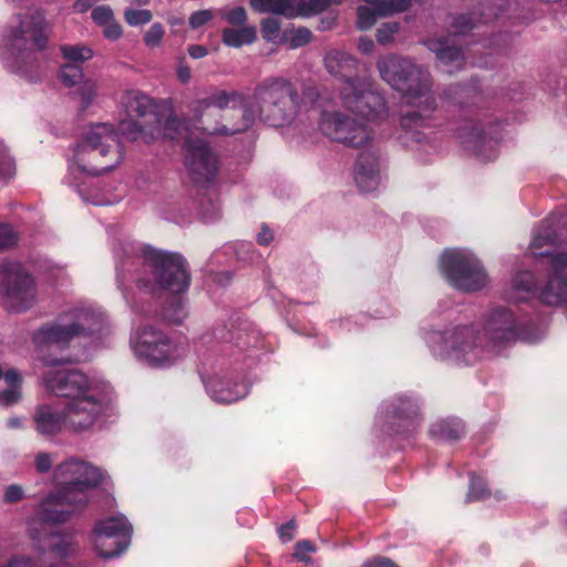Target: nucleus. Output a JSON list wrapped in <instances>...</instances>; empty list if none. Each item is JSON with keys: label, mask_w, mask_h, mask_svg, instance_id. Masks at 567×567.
Here are the masks:
<instances>
[{"label": "nucleus", "mask_w": 567, "mask_h": 567, "mask_svg": "<svg viewBox=\"0 0 567 567\" xmlns=\"http://www.w3.org/2000/svg\"><path fill=\"white\" fill-rule=\"evenodd\" d=\"M44 367L43 384L53 394L64 399L63 410L58 413L50 405H41L34 413L37 431L43 435L59 433L64 426L74 432L92 430L105 415L111 401V385L103 378L80 370L60 367L63 359L39 355Z\"/></svg>", "instance_id": "obj_1"}, {"label": "nucleus", "mask_w": 567, "mask_h": 567, "mask_svg": "<svg viewBox=\"0 0 567 567\" xmlns=\"http://www.w3.org/2000/svg\"><path fill=\"white\" fill-rule=\"evenodd\" d=\"M114 257L117 286L126 301L127 282H135L140 290L151 295L162 290L181 295L189 286L190 277L186 261L178 254L124 239L114 247Z\"/></svg>", "instance_id": "obj_2"}, {"label": "nucleus", "mask_w": 567, "mask_h": 567, "mask_svg": "<svg viewBox=\"0 0 567 567\" xmlns=\"http://www.w3.org/2000/svg\"><path fill=\"white\" fill-rule=\"evenodd\" d=\"M380 76L402 94L400 123L406 138L423 143L427 135L419 128L430 126L436 102L431 74L412 60L388 54L377 62Z\"/></svg>", "instance_id": "obj_3"}, {"label": "nucleus", "mask_w": 567, "mask_h": 567, "mask_svg": "<svg viewBox=\"0 0 567 567\" xmlns=\"http://www.w3.org/2000/svg\"><path fill=\"white\" fill-rule=\"evenodd\" d=\"M553 225L550 220L544 221L535 231L528 247L533 256H549L547 282L538 286L533 272L518 271L505 290V298L508 301L519 302L537 297L547 306H567V254L549 252L548 248L556 245L558 237Z\"/></svg>", "instance_id": "obj_4"}, {"label": "nucleus", "mask_w": 567, "mask_h": 567, "mask_svg": "<svg viewBox=\"0 0 567 567\" xmlns=\"http://www.w3.org/2000/svg\"><path fill=\"white\" fill-rule=\"evenodd\" d=\"M299 94L296 86L282 76H269L259 82L251 102L241 111V120L234 125H223L214 133L235 135L247 131L258 120L269 126L284 127L295 122L300 113Z\"/></svg>", "instance_id": "obj_5"}, {"label": "nucleus", "mask_w": 567, "mask_h": 567, "mask_svg": "<svg viewBox=\"0 0 567 567\" xmlns=\"http://www.w3.org/2000/svg\"><path fill=\"white\" fill-rule=\"evenodd\" d=\"M324 65L330 74L341 79L339 99L346 110L370 115L384 109V97L373 89L371 79L353 76L359 65L354 56L331 50L324 55Z\"/></svg>", "instance_id": "obj_6"}, {"label": "nucleus", "mask_w": 567, "mask_h": 567, "mask_svg": "<svg viewBox=\"0 0 567 567\" xmlns=\"http://www.w3.org/2000/svg\"><path fill=\"white\" fill-rule=\"evenodd\" d=\"M123 159V150L112 124L89 126L69 159L71 174L100 175L116 167Z\"/></svg>", "instance_id": "obj_7"}, {"label": "nucleus", "mask_w": 567, "mask_h": 567, "mask_svg": "<svg viewBox=\"0 0 567 567\" xmlns=\"http://www.w3.org/2000/svg\"><path fill=\"white\" fill-rule=\"evenodd\" d=\"M106 317L100 309L79 306L61 313L54 321L41 326L32 334L39 353L51 347L62 348L78 337L102 333Z\"/></svg>", "instance_id": "obj_8"}, {"label": "nucleus", "mask_w": 567, "mask_h": 567, "mask_svg": "<svg viewBox=\"0 0 567 567\" xmlns=\"http://www.w3.org/2000/svg\"><path fill=\"white\" fill-rule=\"evenodd\" d=\"M424 339L435 358L456 365H473L492 355L476 326L431 330Z\"/></svg>", "instance_id": "obj_9"}, {"label": "nucleus", "mask_w": 567, "mask_h": 567, "mask_svg": "<svg viewBox=\"0 0 567 567\" xmlns=\"http://www.w3.org/2000/svg\"><path fill=\"white\" fill-rule=\"evenodd\" d=\"M319 105L313 104L311 112L319 114L318 126L320 132L330 141L352 148L367 146L373 141L374 131L370 122L386 111L385 106L382 111L370 115L350 111L355 114V116H350L340 111H319Z\"/></svg>", "instance_id": "obj_10"}, {"label": "nucleus", "mask_w": 567, "mask_h": 567, "mask_svg": "<svg viewBox=\"0 0 567 567\" xmlns=\"http://www.w3.org/2000/svg\"><path fill=\"white\" fill-rule=\"evenodd\" d=\"M183 133H185V165L190 178L198 185L214 182L219 171V159L206 140L189 132L181 121L166 120L164 137L174 140Z\"/></svg>", "instance_id": "obj_11"}, {"label": "nucleus", "mask_w": 567, "mask_h": 567, "mask_svg": "<svg viewBox=\"0 0 567 567\" xmlns=\"http://www.w3.org/2000/svg\"><path fill=\"white\" fill-rule=\"evenodd\" d=\"M123 105L127 113L126 120L118 124L121 135L127 141H142L151 143L164 136L162 122L153 100L140 91H130L123 97Z\"/></svg>", "instance_id": "obj_12"}, {"label": "nucleus", "mask_w": 567, "mask_h": 567, "mask_svg": "<svg viewBox=\"0 0 567 567\" xmlns=\"http://www.w3.org/2000/svg\"><path fill=\"white\" fill-rule=\"evenodd\" d=\"M131 346L136 357L153 367L172 365L188 351L185 337L169 336L166 332L145 326L131 339Z\"/></svg>", "instance_id": "obj_13"}, {"label": "nucleus", "mask_w": 567, "mask_h": 567, "mask_svg": "<svg viewBox=\"0 0 567 567\" xmlns=\"http://www.w3.org/2000/svg\"><path fill=\"white\" fill-rule=\"evenodd\" d=\"M440 271L457 290L472 292L487 285V275L478 258L470 250L446 249L440 257Z\"/></svg>", "instance_id": "obj_14"}, {"label": "nucleus", "mask_w": 567, "mask_h": 567, "mask_svg": "<svg viewBox=\"0 0 567 567\" xmlns=\"http://www.w3.org/2000/svg\"><path fill=\"white\" fill-rule=\"evenodd\" d=\"M40 565L28 555H16L2 567H64L65 560L78 553L79 546L70 534L31 532Z\"/></svg>", "instance_id": "obj_15"}, {"label": "nucleus", "mask_w": 567, "mask_h": 567, "mask_svg": "<svg viewBox=\"0 0 567 567\" xmlns=\"http://www.w3.org/2000/svg\"><path fill=\"white\" fill-rule=\"evenodd\" d=\"M247 104L249 102H246L245 96L237 91L216 90L208 96L197 100L193 105V112L208 134L218 135L213 130L225 124L234 125L236 122L230 121V112L238 113L241 117V111Z\"/></svg>", "instance_id": "obj_16"}, {"label": "nucleus", "mask_w": 567, "mask_h": 567, "mask_svg": "<svg viewBox=\"0 0 567 567\" xmlns=\"http://www.w3.org/2000/svg\"><path fill=\"white\" fill-rule=\"evenodd\" d=\"M0 296L7 309L22 312L37 301V287L31 275L19 262L0 264Z\"/></svg>", "instance_id": "obj_17"}, {"label": "nucleus", "mask_w": 567, "mask_h": 567, "mask_svg": "<svg viewBox=\"0 0 567 567\" xmlns=\"http://www.w3.org/2000/svg\"><path fill=\"white\" fill-rule=\"evenodd\" d=\"M228 362L215 354L205 358L200 365V378L208 395L218 403H234L248 394V385L235 382L228 372Z\"/></svg>", "instance_id": "obj_18"}, {"label": "nucleus", "mask_w": 567, "mask_h": 567, "mask_svg": "<svg viewBox=\"0 0 567 567\" xmlns=\"http://www.w3.org/2000/svg\"><path fill=\"white\" fill-rule=\"evenodd\" d=\"M60 489L75 496L78 504H86L90 491L102 481L100 468L87 462L69 458L54 470Z\"/></svg>", "instance_id": "obj_19"}, {"label": "nucleus", "mask_w": 567, "mask_h": 567, "mask_svg": "<svg viewBox=\"0 0 567 567\" xmlns=\"http://www.w3.org/2000/svg\"><path fill=\"white\" fill-rule=\"evenodd\" d=\"M4 41L8 54L17 61H23L35 50H42L47 43L43 17L34 13L21 18Z\"/></svg>", "instance_id": "obj_20"}, {"label": "nucleus", "mask_w": 567, "mask_h": 567, "mask_svg": "<svg viewBox=\"0 0 567 567\" xmlns=\"http://www.w3.org/2000/svg\"><path fill=\"white\" fill-rule=\"evenodd\" d=\"M132 530V525L123 515L99 520L92 534L95 551L103 558L118 556L128 547Z\"/></svg>", "instance_id": "obj_21"}, {"label": "nucleus", "mask_w": 567, "mask_h": 567, "mask_svg": "<svg viewBox=\"0 0 567 567\" xmlns=\"http://www.w3.org/2000/svg\"><path fill=\"white\" fill-rule=\"evenodd\" d=\"M481 336L488 344L492 354L496 348L523 338L522 324L516 316L506 308L493 309L485 319Z\"/></svg>", "instance_id": "obj_22"}, {"label": "nucleus", "mask_w": 567, "mask_h": 567, "mask_svg": "<svg viewBox=\"0 0 567 567\" xmlns=\"http://www.w3.org/2000/svg\"><path fill=\"white\" fill-rule=\"evenodd\" d=\"M419 402L410 395H398L380 408L379 420L388 426L390 434H408L419 423Z\"/></svg>", "instance_id": "obj_23"}, {"label": "nucleus", "mask_w": 567, "mask_h": 567, "mask_svg": "<svg viewBox=\"0 0 567 567\" xmlns=\"http://www.w3.org/2000/svg\"><path fill=\"white\" fill-rule=\"evenodd\" d=\"M494 126H488L485 131L481 122H466L458 130L461 143L472 151L482 161H492L496 157L498 141L493 135Z\"/></svg>", "instance_id": "obj_24"}, {"label": "nucleus", "mask_w": 567, "mask_h": 567, "mask_svg": "<svg viewBox=\"0 0 567 567\" xmlns=\"http://www.w3.org/2000/svg\"><path fill=\"white\" fill-rule=\"evenodd\" d=\"M86 504H78L75 496L59 489L49 495L40 505L38 515L45 524H59L66 522L73 514L82 511Z\"/></svg>", "instance_id": "obj_25"}, {"label": "nucleus", "mask_w": 567, "mask_h": 567, "mask_svg": "<svg viewBox=\"0 0 567 567\" xmlns=\"http://www.w3.org/2000/svg\"><path fill=\"white\" fill-rule=\"evenodd\" d=\"M354 179L362 193L374 192L381 181L380 158L375 152L361 153L354 169Z\"/></svg>", "instance_id": "obj_26"}, {"label": "nucleus", "mask_w": 567, "mask_h": 567, "mask_svg": "<svg viewBox=\"0 0 567 567\" xmlns=\"http://www.w3.org/2000/svg\"><path fill=\"white\" fill-rule=\"evenodd\" d=\"M214 338L220 342L233 343L239 350L258 348L262 341L259 331L249 323L240 326L236 331L218 328L214 332Z\"/></svg>", "instance_id": "obj_27"}, {"label": "nucleus", "mask_w": 567, "mask_h": 567, "mask_svg": "<svg viewBox=\"0 0 567 567\" xmlns=\"http://www.w3.org/2000/svg\"><path fill=\"white\" fill-rule=\"evenodd\" d=\"M424 44L435 53L436 59L446 68L447 73H453L464 64L463 52L458 48L449 45L445 39H429Z\"/></svg>", "instance_id": "obj_28"}, {"label": "nucleus", "mask_w": 567, "mask_h": 567, "mask_svg": "<svg viewBox=\"0 0 567 567\" xmlns=\"http://www.w3.org/2000/svg\"><path fill=\"white\" fill-rule=\"evenodd\" d=\"M251 8L260 13H274L288 18L298 17L297 0H249Z\"/></svg>", "instance_id": "obj_29"}, {"label": "nucleus", "mask_w": 567, "mask_h": 567, "mask_svg": "<svg viewBox=\"0 0 567 567\" xmlns=\"http://www.w3.org/2000/svg\"><path fill=\"white\" fill-rule=\"evenodd\" d=\"M430 434L437 440L455 441L464 434V425L458 419L440 420L431 425Z\"/></svg>", "instance_id": "obj_30"}, {"label": "nucleus", "mask_w": 567, "mask_h": 567, "mask_svg": "<svg viewBox=\"0 0 567 567\" xmlns=\"http://www.w3.org/2000/svg\"><path fill=\"white\" fill-rule=\"evenodd\" d=\"M221 35L223 43L230 48H240L246 44H251L257 38L256 28L252 25L225 28Z\"/></svg>", "instance_id": "obj_31"}, {"label": "nucleus", "mask_w": 567, "mask_h": 567, "mask_svg": "<svg viewBox=\"0 0 567 567\" xmlns=\"http://www.w3.org/2000/svg\"><path fill=\"white\" fill-rule=\"evenodd\" d=\"M4 380L8 384V389L0 392V405L10 406L17 403L21 396V378L17 371L9 370L4 374Z\"/></svg>", "instance_id": "obj_32"}, {"label": "nucleus", "mask_w": 567, "mask_h": 567, "mask_svg": "<svg viewBox=\"0 0 567 567\" xmlns=\"http://www.w3.org/2000/svg\"><path fill=\"white\" fill-rule=\"evenodd\" d=\"M477 91L475 86L455 84L444 91V97L460 106L467 104L468 99H475Z\"/></svg>", "instance_id": "obj_33"}, {"label": "nucleus", "mask_w": 567, "mask_h": 567, "mask_svg": "<svg viewBox=\"0 0 567 567\" xmlns=\"http://www.w3.org/2000/svg\"><path fill=\"white\" fill-rule=\"evenodd\" d=\"M61 52L63 58L68 60V63L72 64L83 63L93 58V50L90 47L83 44L62 45Z\"/></svg>", "instance_id": "obj_34"}, {"label": "nucleus", "mask_w": 567, "mask_h": 567, "mask_svg": "<svg viewBox=\"0 0 567 567\" xmlns=\"http://www.w3.org/2000/svg\"><path fill=\"white\" fill-rule=\"evenodd\" d=\"M342 0H297L298 16H313L327 10L332 4H339Z\"/></svg>", "instance_id": "obj_35"}, {"label": "nucleus", "mask_w": 567, "mask_h": 567, "mask_svg": "<svg viewBox=\"0 0 567 567\" xmlns=\"http://www.w3.org/2000/svg\"><path fill=\"white\" fill-rule=\"evenodd\" d=\"M165 320L172 323H181L187 317V311L182 297H174L163 310Z\"/></svg>", "instance_id": "obj_36"}, {"label": "nucleus", "mask_w": 567, "mask_h": 567, "mask_svg": "<svg viewBox=\"0 0 567 567\" xmlns=\"http://www.w3.org/2000/svg\"><path fill=\"white\" fill-rule=\"evenodd\" d=\"M373 8L360 6L358 8L357 25L360 30H369L374 25L379 17H383L378 9L377 2H369Z\"/></svg>", "instance_id": "obj_37"}, {"label": "nucleus", "mask_w": 567, "mask_h": 567, "mask_svg": "<svg viewBox=\"0 0 567 567\" xmlns=\"http://www.w3.org/2000/svg\"><path fill=\"white\" fill-rule=\"evenodd\" d=\"M16 174V161L7 146L0 142V183H7Z\"/></svg>", "instance_id": "obj_38"}, {"label": "nucleus", "mask_w": 567, "mask_h": 567, "mask_svg": "<svg viewBox=\"0 0 567 567\" xmlns=\"http://www.w3.org/2000/svg\"><path fill=\"white\" fill-rule=\"evenodd\" d=\"M221 20L234 27L247 25V12L244 7H225L219 10Z\"/></svg>", "instance_id": "obj_39"}, {"label": "nucleus", "mask_w": 567, "mask_h": 567, "mask_svg": "<svg viewBox=\"0 0 567 567\" xmlns=\"http://www.w3.org/2000/svg\"><path fill=\"white\" fill-rule=\"evenodd\" d=\"M60 78L64 85L72 87L81 83L83 72L79 64L66 63L61 68Z\"/></svg>", "instance_id": "obj_40"}, {"label": "nucleus", "mask_w": 567, "mask_h": 567, "mask_svg": "<svg viewBox=\"0 0 567 567\" xmlns=\"http://www.w3.org/2000/svg\"><path fill=\"white\" fill-rule=\"evenodd\" d=\"M124 19L131 27H138L147 24L152 21L153 14L147 9H126L124 11Z\"/></svg>", "instance_id": "obj_41"}, {"label": "nucleus", "mask_w": 567, "mask_h": 567, "mask_svg": "<svg viewBox=\"0 0 567 567\" xmlns=\"http://www.w3.org/2000/svg\"><path fill=\"white\" fill-rule=\"evenodd\" d=\"M488 495V491L485 486V482L476 476L475 474H471L470 476V487L466 495L467 502H475L484 499Z\"/></svg>", "instance_id": "obj_42"}, {"label": "nucleus", "mask_w": 567, "mask_h": 567, "mask_svg": "<svg viewBox=\"0 0 567 567\" xmlns=\"http://www.w3.org/2000/svg\"><path fill=\"white\" fill-rule=\"evenodd\" d=\"M165 34L164 27L156 22L153 23L150 29L144 34V43L148 49H156L158 48L162 42Z\"/></svg>", "instance_id": "obj_43"}, {"label": "nucleus", "mask_w": 567, "mask_h": 567, "mask_svg": "<svg viewBox=\"0 0 567 567\" xmlns=\"http://www.w3.org/2000/svg\"><path fill=\"white\" fill-rule=\"evenodd\" d=\"M484 11L481 13L483 22L492 21L497 18L499 12L505 9L506 0H481Z\"/></svg>", "instance_id": "obj_44"}, {"label": "nucleus", "mask_w": 567, "mask_h": 567, "mask_svg": "<svg viewBox=\"0 0 567 567\" xmlns=\"http://www.w3.org/2000/svg\"><path fill=\"white\" fill-rule=\"evenodd\" d=\"M261 33L265 40L277 42L280 39V22L275 18H266L261 21Z\"/></svg>", "instance_id": "obj_45"}, {"label": "nucleus", "mask_w": 567, "mask_h": 567, "mask_svg": "<svg viewBox=\"0 0 567 567\" xmlns=\"http://www.w3.org/2000/svg\"><path fill=\"white\" fill-rule=\"evenodd\" d=\"M400 24L396 22H385L377 30V40L380 44H386L391 42L394 35L398 33Z\"/></svg>", "instance_id": "obj_46"}, {"label": "nucleus", "mask_w": 567, "mask_h": 567, "mask_svg": "<svg viewBox=\"0 0 567 567\" xmlns=\"http://www.w3.org/2000/svg\"><path fill=\"white\" fill-rule=\"evenodd\" d=\"M477 25V21L468 14H460L453 19L452 28L455 34H464Z\"/></svg>", "instance_id": "obj_47"}, {"label": "nucleus", "mask_w": 567, "mask_h": 567, "mask_svg": "<svg viewBox=\"0 0 567 567\" xmlns=\"http://www.w3.org/2000/svg\"><path fill=\"white\" fill-rule=\"evenodd\" d=\"M82 95V107L86 109L94 100L97 92V83L92 80L84 81L80 87Z\"/></svg>", "instance_id": "obj_48"}, {"label": "nucleus", "mask_w": 567, "mask_h": 567, "mask_svg": "<svg viewBox=\"0 0 567 567\" xmlns=\"http://www.w3.org/2000/svg\"><path fill=\"white\" fill-rule=\"evenodd\" d=\"M91 17L96 24L103 27H105L114 20L113 11L110 7L106 6L94 8L91 12Z\"/></svg>", "instance_id": "obj_49"}, {"label": "nucleus", "mask_w": 567, "mask_h": 567, "mask_svg": "<svg viewBox=\"0 0 567 567\" xmlns=\"http://www.w3.org/2000/svg\"><path fill=\"white\" fill-rule=\"evenodd\" d=\"M18 237L12 227L0 224V251L17 244Z\"/></svg>", "instance_id": "obj_50"}, {"label": "nucleus", "mask_w": 567, "mask_h": 567, "mask_svg": "<svg viewBox=\"0 0 567 567\" xmlns=\"http://www.w3.org/2000/svg\"><path fill=\"white\" fill-rule=\"evenodd\" d=\"M311 40V32L306 28L297 29L292 32L291 37L289 38V47L291 49H297L300 47L306 45Z\"/></svg>", "instance_id": "obj_51"}, {"label": "nucleus", "mask_w": 567, "mask_h": 567, "mask_svg": "<svg viewBox=\"0 0 567 567\" xmlns=\"http://www.w3.org/2000/svg\"><path fill=\"white\" fill-rule=\"evenodd\" d=\"M315 551L313 545L308 540H301L296 544L293 556L299 561H309L310 554Z\"/></svg>", "instance_id": "obj_52"}, {"label": "nucleus", "mask_w": 567, "mask_h": 567, "mask_svg": "<svg viewBox=\"0 0 567 567\" xmlns=\"http://www.w3.org/2000/svg\"><path fill=\"white\" fill-rule=\"evenodd\" d=\"M24 497V491L22 486L18 484H11L6 487L3 493V502L6 503H17Z\"/></svg>", "instance_id": "obj_53"}, {"label": "nucleus", "mask_w": 567, "mask_h": 567, "mask_svg": "<svg viewBox=\"0 0 567 567\" xmlns=\"http://www.w3.org/2000/svg\"><path fill=\"white\" fill-rule=\"evenodd\" d=\"M212 18H213V14L209 10L196 11L189 17V25L193 29H197V28L206 24L208 21H210Z\"/></svg>", "instance_id": "obj_54"}, {"label": "nucleus", "mask_w": 567, "mask_h": 567, "mask_svg": "<svg viewBox=\"0 0 567 567\" xmlns=\"http://www.w3.org/2000/svg\"><path fill=\"white\" fill-rule=\"evenodd\" d=\"M35 467L40 473H47L52 467V457L45 452L38 453L35 456Z\"/></svg>", "instance_id": "obj_55"}, {"label": "nucleus", "mask_w": 567, "mask_h": 567, "mask_svg": "<svg viewBox=\"0 0 567 567\" xmlns=\"http://www.w3.org/2000/svg\"><path fill=\"white\" fill-rule=\"evenodd\" d=\"M122 27L114 20L106 24L103 30V34L111 41H116L122 37Z\"/></svg>", "instance_id": "obj_56"}, {"label": "nucleus", "mask_w": 567, "mask_h": 567, "mask_svg": "<svg viewBox=\"0 0 567 567\" xmlns=\"http://www.w3.org/2000/svg\"><path fill=\"white\" fill-rule=\"evenodd\" d=\"M295 529H296V524L293 520H290L289 523L281 525L279 527V529H278L279 537L285 543L290 542L295 536Z\"/></svg>", "instance_id": "obj_57"}, {"label": "nucleus", "mask_w": 567, "mask_h": 567, "mask_svg": "<svg viewBox=\"0 0 567 567\" xmlns=\"http://www.w3.org/2000/svg\"><path fill=\"white\" fill-rule=\"evenodd\" d=\"M78 193L81 195L84 202L91 203L96 206H103L109 205L110 202L101 199L97 197V195H86L84 192V188H82L80 185H76Z\"/></svg>", "instance_id": "obj_58"}, {"label": "nucleus", "mask_w": 567, "mask_h": 567, "mask_svg": "<svg viewBox=\"0 0 567 567\" xmlns=\"http://www.w3.org/2000/svg\"><path fill=\"white\" fill-rule=\"evenodd\" d=\"M177 78L184 84L188 83L192 78L190 68L183 60L179 61L177 66Z\"/></svg>", "instance_id": "obj_59"}, {"label": "nucleus", "mask_w": 567, "mask_h": 567, "mask_svg": "<svg viewBox=\"0 0 567 567\" xmlns=\"http://www.w3.org/2000/svg\"><path fill=\"white\" fill-rule=\"evenodd\" d=\"M187 51H188L189 56L193 59H202V58L206 56L208 53V50L206 49V47L200 45V44H192L188 47Z\"/></svg>", "instance_id": "obj_60"}, {"label": "nucleus", "mask_w": 567, "mask_h": 567, "mask_svg": "<svg viewBox=\"0 0 567 567\" xmlns=\"http://www.w3.org/2000/svg\"><path fill=\"white\" fill-rule=\"evenodd\" d=\"M358 49L363 54H370L374 49V42L368 37H361L359 39Z\"/></svg>", "instance_id": "obj_61"}, {"label": "nucleus", "mask_w": 567, "mask_h": 567, "mask_svg": "<svg viewBox=\"0 0 567 567\" xmlns=\"http://www.w3.org/2000/svg\"><path fill=\"white\" fill-rule=\"evenodd\" d=\"M362 567H398L389 558L378 557L367 561Z\"/></svg>", "instance_id": "obj_62"}, {"label": "nucleus", "mask_w": 567, "mask_h": 567, "mask_svg": "<svg viewBox=\"0 0 567 567\" xmlns=\"http://www.w3.org/2000/svg\"><path fill=\"white\" fill-rule=\"evenodd\" d=\"M272 239H274L272 231L267 227H262L261 230L257 235V241L264 246L269 245L272 241Z\"/></svg>", "instance_id": "obj_63"}, {"label": "nucleus", "mask_w": 567, "mask_h": 567, "mask_svg": "<svg viewBox=\"0 0 567 567\" xmlns=\"http://www.w3.org/2000/svg\"><path fill=\"white\" fill-rule=\"evenodd\" d=\"M212 210L205 212L203 210V218L205 221L209 223L216 219L219 216V205L217 203H210Z\"/></svg>", "instance_id": "obj_64"}]
</instances>
